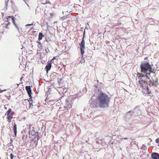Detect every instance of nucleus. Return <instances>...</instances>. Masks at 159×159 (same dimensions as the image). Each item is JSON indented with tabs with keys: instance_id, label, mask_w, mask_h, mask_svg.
Masks as SVG:
<instances>
[{
	"instance_id": "1",
	"label": "nucleus",
	"mask_w": 159,
	"mask_h": 159,
	"mask_svg": "<svg viewBox=\"0 0 159 159\" xmlns=\"http://www.w3.org/2000/svg\"><path fill=\"white\" fill-rule=\"evenodd\" d=\"M98 105L100 107L105 108L108 107L110 101V98L106 93H101L98 97Z\"/></svg>"
},
{
	"instance_id": "2",
	"label": "nucleus",
	"mask_w": 159,
	"mask_h": 159,
	"mask_svg": "<svg viewBox=\"0 0 159 159\" xmlns=\"http://www.w3.org/2000/svg\"><path fill=\"white\" fill-rule=\"evenodd\" d=\"M140 72L143 74L146 73L148 71H150L151 70V67L148 63H142L140 65Z\"/></svg>"
},
{
	"instance_id": "3",
	"label": "nucleus",
	"mask_w": 159,
	"mask_h": 159,
	"mask_svg": "<svg viewBox=\"0 0 159 159\" xmlns=\"http://www.w3.org/2000/svg\"><path fill=\"white\" fill-rule=\"evenodd\" d=\"M14 114V113L12 111L11 109V108L8 109L5 114V116H6V119L8 122L9 123L11 121Z\"/></svg>"
},
{
	"instance_id": "4",
	"label": "nucleus",
	"mask_w": 159,
	"mask_h": 159,
	"mask_svg": "<svg viewBox=\"0 0 159 159\" xmlns=\"http://www.w3.org/2000/svg\"><path fill=\"white\" fill-rule=\"evenodd\" d=\"M80 46V50L81 54L82 55V57L83 56V55L84 53V49L85 47V42L84 39V37H83L82 40L80 43L79 44Z\"/></svg>"
},
{
	"instance_id": "5",
	"label": "nucleus",
	"mask_w": 159,
	"mask_h": 159,
	"mask_svg": "<svg viewBox=\"0 0 159 159\" xmlns=\"http://www.w3.org/2000/svg\"><path fill=\"white\" fill-rule=\"evenodd\" d=\"M137 83L138 87L142 89H144L145 86V83L144 80H143L142 79H139Z\"/></svg>"
},
{
	"instance_id": "6",
	"label": "nucleus",
	"mask_w": 159,
	"mask_h": 159,
	"mask_svg": "<svg viewBox=\"0 0 159 159\" xmlns=\"http://www.w3.org/2000/svg\"><path fill=\"white\" fill-rule=\"evenodd\" d=\"M25 89L28 94L29 97L31 99V90L30 87V86H26Z\"/></svg>"
},
{
	"instance_id": "7",
	"label": "nucleus",
	"mask_w": 159,
	"mask_h": 159,
	"mask_svg": "<svg viewBox=\"0 0 159 159\" xmlns=\"http://www.w3.org/2000/svg\"><path fill=\"white\" fill-rule=\"evenodd\" d=\"M52 66L51 61H48L47 65L45 67V69H46L47 72L51 69Z\"/></svg>"
},
{
	"instance_id": "8",
	"label": "nucleus",
	"mask_w": 159,
	"mask_h": 159,
	"mask_svg": "<svg viewBox=\"0 0 159 159\" xmlns=\"http://www.w3.org/2000/svg\"><path fill=\"white\" fill-rule=\"evenodd\" d=\"M11 18L12 19V21L13 22L15 26L16 27L18 30L19 28L18 27L17 25L15 23V17L12 16H8L7 17V19L8 20L9 18Z\"/></svg>"
},
{
	"instance_id": "9",
	"label": "nucleus",
	"mask_w": 159,
	"mask_h": 159,
	"mask_svg": "<svg viewBox=\"0 0 159 159\" xmlns=\"http://www.w3.org/2000/svg\"><path fill=\"white\" fill-rule=\"evenodd\" d=\"M64 107L67 109H69L71 107V105L68 101H66Z\"/></svg>"
},
{
	"instance_id": "10",
	"label": "nucleus",
	"mask_w": 159,
	"mask_h": 159,
	"mask_svg": "<svg viewBox=\"0 0 159 159\" xmlns=\"http://www.w3.org/2000/svg\"><path fill=\"white\" fill-rule=\"evenodd\" d=\"M38 44V48L37 49L38 51H41L43 49V44L40 43V42H37Z\"/></svg>"
},
{
	"instance_id": "11",
	"label": "nucleus",
	"mask_w": 159,
	"mask_h": 159,
	"mask_svg": "<svg viewBox=\"0 0 159 159\" xmlns=\"http://www.w3.org/2000/svg\"><path fill=\"white\" fill-rule=\"evenodd\" d=\"M153 159H159V154L157 153H153L152 155Z\"/></svg>"
},
{
	"instance_id": "12",
	"label": "nucleus",
	"mask_w": 159,
	"mask_h": 159,
	"mask_svg": "<svg viewBox=\"0 0 159 159\" xmlns=\"http://www.w3.org/2000/svg\"><path fill=\"white\" fill-rule=\"evenodd\" d=\"M13 130L14 132V135L15 136H16L17 133V126L16 123H14L13 126Z\"/></svg>"
},
{
	"instance_id": "13",
	"label": "nucleus",
	"mask_w": 159,
	"mask_h": 159,
	"mask_svg": "<svg viewBox=\"0 0 159 159\" xmlns=\"http://www.w3.org/2000/svg\"><path fill=\"white\" fill-rule=\"evenodd\" d=\"M44 36L43 35L42 33L40 32L39 33L38 39L39 40H41L42 38L44 37Z\"/></svg>"
},
{
	"instance_id": "14",
	"label": "nucleus",
	"mask_w": 159,
	"mask_h": 159,
	"mask_svg": "<svg viewBox=\"0 0 159 159\" xmlns=\"http://www.w3.org/2000/svg\"><path fill=\"white\" fill-rule=\"evenodd\" d=\"M137 76L138 77V79H142V77H144V75L142 73H139L138 75Z\"/></svg>"
},
{
	"instance_id": "15",
	"label": "nucleus",
	"mask_w": 159,
	"mask_h": 159,
	"mask_svg": "<svg viewBox=\"0 0 159 159\" xmlns=\"http://www.w3.org/2000/svg\"><path fill=\"white\" fill-rule=\"evenodd\" d=\"M27 136L25 137V135H23L22 138V139L25 142H26L27 141V139H26Z\"/></svg>"
},
{
	"instance_id": "16",
	"label": "nucleus",
	"mask_w": 159,
	"mask_h": 159,
	"mask_svg": "<svg viewBox=\"0 0 159 159\" xmlns=\"http://www.w3.org/2000/svg\"><path fill=\"white\" fill-rule=\"evenodd\" d=\"M67 18V17L66 16H62L61 18V19L62 20H64L66 19Z\"/></svg>"
},
{
	"instance_id": "17",
	"label": "nucleus",
	"mask_w": 159,
	"mask_h": 159,
	"mask_svg": "<svg viewBox=\"0 0 159 159\" xmlns=\"http://www.w3.org/2000/svg\"><path fill=\"white\" fill-rule=\"evenodd\" d=\"M82 57H82V59H81V61H80V63H84L85 60L84 58L83 59H82Z\"/></svg>"
},
{
	"instance_id": "18",
	"label": "nucleus",
	"mask_w": 159,
	"mask_h": 159,
	"mask_svg": "<svg viewBox=\"0 0 159 159\" xmlns=\"http://www.w3.org/2000/svg\"><path fill=\"white\" fill-rule=\"evenodd\" d=\"M9 1V0H7V1H5V6L6 8H7L8 6L7 2Z\"/></svg>"
},
{
	"instance_id": "19",
	"label": "nucleus",
	"mask_w": 159,
	"mask_h": 159,
	"mask_svg": "<svg viewBox=\"0 0 159 159\" xmlns=\"http://www.w3.org/2000/svg\"><path fill=\"white\" fill-rule=\"evenodd\" d=\"M10 156L11 159H13L14 157V155L12 153L10 154Z\"/></svg>"
},
{
	"instance_id": "20",
	"label": "nucleus",
	"mask_w": 159,
	"mask_h": 159,
	"mask_svg": "<svg viewBox=\"0 0 159 159\" xmlns=\"http://www.w3.org/2000/svg\"><path fill=\"white\" fill-rule=\"evenodd\" d=\"M156 142L157 143H159V138L157 139L156 140Z\"/></svg>"
},
{
	"instance_id": "21",
	"label": "nucleus",
	"mask_w": 159,
	"mask_h": 159,
	"mask_svg": "<svg viewBox=\"0 0 159 159\" xmlns=\"http://www.w3.org/2000/svg\"><path fill=\"white\" fill-rule=\"evenodd\" d=\"M33 104L32 103H30V107H29V108H30L33 107Z\"/></svg>"
},
{
	"instance_id": "22",
	"label": "nucleus",
	"mask_w": 159,
	"mask_h": 159,
	"mask_svg": "<svg viewBox=\"0 0 159 159\" xmlns=\"http://www.w3.org/2000/svg\"><path fill=\"white\" fill-rule=\"evenodd\" d=\"M57 56L55 57H54L51 60V62L52 61L54 60H55L56 59V58L57 57Z\"/></svg>"
},
{
	"instance_id": "23",
	"label": "nucleus",
	"mask_w": 159,
	"mask_h": 159,
	"mask_svg": "<svg viewBox=\"0 0 159 159\" xmlns=\"http://www.w3.org/2000/svg\"><path fill=\"white\" fill-rule=\"evenodd\" d=\"M33 25V24L32 23L31 24H27L25 25V26H31Z\"/></svg>"
},
{
	"instance_id": "24",
	"label": "nucleus",
	"mask_w": 159,
	"mask_h": 159,
	"mask_svg": "<svg viewBox=\"0 0 159 159\" xmlns=\"http://www.w3.org/2000/svg\"><path fill=\"white\" fill-rule=\"evenodd\" d=\"M46 3H50V2L48 1H46Z\"/></svg>"
},
{
	"instance_id": "25",
	"label": "nucleus",
	"mask_w": 159,
	"mask_h": 159,
	"mask_svg": "<svg viewBox=\"0 0 159 159\" xmlns=\"http://www.w3.org/2000/svg\"><path fill=\"white\" fill-rule=\"evenodd\" d=\"M147 59H148V57H145L144 58V60H146Z\"/></svg>"
},
{
	"instance_id": "26",
	"label": "nucleus",
	"mask_w": 159,
	"mask_h": 159,
	"mask_svg": "<svg viewBox=\"0 0 159 159\" xmlns=\"http://www.w3.org/2000/svg\"><path fill=\"white\" fill-rule=\"evenodd\" d=\"M10 150L12 151V150H11V149H8V151H10Z\"/></svg>"
},
{
	"instance_id": "27",
	"label": "nucleus",
	"mask_w": 159,
	"mask_h": 159,
	"mask_svg": "<svg viewBox=\"0 0 159 159\" xmlns=\"http://www.w3.org/2000/svg\"><path fill=\"white\" fill-rule=\"evenodd\" d=\"M10 23L9 22H8V23L7 24V25H10Z\"/></svg>"
},
{
	"instance_id": "28",
	"label": "nucleus",
	"mask_w": 159,
	"mask_h": 159,
	"mask_svg": "<svg viewBox=\"0 0 159 159\" xmlns=\"http://www.w3.org/2000/svg\"><path fill=\"white\" fill-rule=\"evenodd\" d=\"M4 108H5V109H7V107H5V105L4 106Z\"/></svg>"
},
{
	"instance_id": "29",
	"label": "nucleus",
	"mask_w": 159,
	"mask_h": 159,
	"mask_svg": "<svg viewBox=\"0 0 159 159\" xmlns=\"http://www.w3.org/2000/svg\"><path fill=\"white\" fill-rule=\"evenodd\" d=\"M128 139V138H124L123 139Z\"/></svg>"
},
{
	"instance_id": "30",
	"label": "nucleus",
	"mask_w": 159,
	"mask_h": 159,
	"mask_svg": "<svg viewBox=\"0 0 159 159\" xmlns=\"http://www.w3.org/2000/svg\"><path fill=\"white\" fill-rule=\"evenodd\" d=\"M17 84V86L18 87L19 86V84Z\"/></svg>"
},
{
	"instance_id": "31",
	"label": "nucleus",
	"mask_w": 159,
	"mask_h": 159,
	"mask_svg": "<svg viewBox=\"0 0 159 159\" xmlns=\"http://www.w3.org/2000/svg\"><path fill=\"white\" fill-rule=\"evenodd\" d=\"M50 15H51L52 16V13H50Z\"/></svg>"
},
{
	"instance_id": "32",
	"label": "nucleus",
	"mask_w": 159,
	"mask_h": 159,
	"mask_svg": "<svg viewBox=\"0 0 159 159\" xmlns=\"http://www.w3.org/2000/svg\"><path fill=\"white\" fill-rule=\"evenodd\" d=\"M147 74H148V73H147L146 74V76H147Z\"/></svg>"
},
{
	"instance_id": "33",
	"label": "nucleus",
	"mask_w": 159,
	"mask_h": 159,
	"mask_svg": "<svg viewBox=\"0 0 159 159\" xmlns=\"http://www.w3.org/2000/svg\"><path fill=\"white\" fill-rule=\"evenodd\" d=\"M128 112H131V111H129Z\"/></svg>"
},
{
	"instance_id": "34",
	"label": "nucleus",
	"mask_w": 159,
	"mask_h": 159,
	"mask_svg": "<svg viewBox=\"0 0 159 159\" xmlns=\"http://www.w3.org/2000/svg\"><path fill=\"white\" fill-rule=\"evenodd\" d=\"M27 100L28 101V102H29V100Z\"/></svg>"
},
{
	"instance_id": "35",
	"label": "nucleus",
	"mask_w": 159,
	"mask_h": 159,
	"mask_svg": "<svg viewBox=\"0 0 159 159\" xmlns=\"http://www.w3.org/2000/svg\"><path fill=\"white\" fill-rule=\"evenodd\" d=\"M31 99V98H30V99ZM32 99V98L31 99Z\"/></svg>"
},
{
	"instance_id": "36",
	"label": "nucleus",
	"mask_w": 159,
	"mask_h": 159,
	"mask_svg": "<svg viewBox=\"0 0 159 159\" xmlns=\"http://www.w3.org/2000/svg\"><path fill=\"white\" fill-rule=\"evenodd\" d=\"M76 159H78L77 158H76Z\"/></svg>"
}]
</instances>
